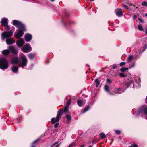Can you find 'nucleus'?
Segmentation results:
<instances>
[{"label":"nucleus","mask_w":147,"mask_h":147,"mask_svg":"<svg viewBox=\"0 0 147 147\" xmlns=\"http://www.w3.org/2000/svg\"><path fill=\"white\" fill-rule=\"evenodd\" d=\"M11 62L12 64H17L19 67L23 68L27 65L28 60L24 54L21 53L19 58L16 57L12 59Z\"/></svg>","instance_id":"obj_1"},{"label":"nucleus","mask_w":147,"mask_h":147,"mask_svg":"<svg viewBox=\"0 0 147 147\" xmlns=\"http://www.w3.org/2000/svg\"><path fill=\"white\" fill-rule=\"evenodd\" d=\"M13 24L16 26L20 30L17 32H16L14 34V36L18 38L21 37L23 35V31L25 30L24 25L22 23L16 20H14L13 21Z\"/></svg>","instance_id":"obj_2"},{"label":"nucleus","mask_w":147,"mask_h":147,"mask_svg":"<svg viewBox=\"0 0 147 147\" xmlns=\"http://www.w3.org/2000/svg\"><path fill=\"white\" fill-rule=\"evenodd\" d=\"M8 67V62L7 59L4 57H1L0 59V68L5 70Z\"/></svg>","instance_id":"obj_3"},{"label":"nucleus","mask_w":147,"mask_h":147,"mask_svg":"<svg viewBox=\"0 0 147 147\" xmlns=\"http://www.w3.org/2000/svg\"><path fill=\"white\" fill-rule=\"evenodd\" d=\"M13 33L11 31L9 32L5 31L1 34V38L3 40L5 38H8L11 37L13 35Z\"/></svg>","instance_id":"obj_4"},{"label":"nucleus","mask_w":147,"mask_h":147,"mask_svg":"<svg viewBox=\"0 0 147 147\" xmlns=\"http://www.w3.org/2000/svg\"><path fill=\"white\" fill-rule=\"evenodd\" d=\"M63 113V112L61 110H59L56 118H53L51 119V123L54 124L55 122H58L59 119L60 117H61Z\"/></svg>","instance_id":"obj_5"},{"label":"nucleus","mask_w":147,"mask_h":147,"mask_svg":"<svg viewBox=\"0 0 147 147\" xmlns=\"http://www.w3.org/2000/svg\"><path fill=\"white\" fill-rule=\"evenodd\" d=\"M21 49L25 53L30 52L32 50L30 45L29 44L25 45L21 48Z\"/></svg>","instance_id":"obj_6"},{"label":"nucleus","mask_w":147,"mask_h":147,"mask_svg":"<svg viewBox=\"0 0 147 147\" xmlns=\"http://www.w3.org/2000/svg\"><path fill=\"white\" fill-rule=\"evenodd\" d=\"M142 112H143L145 115L147 116V107H143L140 110H137L136 113L137 114H140V113Z\"/></svg>","instance_id":"obj_7"},{"label":"nucleus","mask_w":147,"mask_h":147,"mask_svg":"<svg viewBox=\"0 0 147 147\" xmlns=\"http://www.w3.org/2000/svg\"><path fill=\"white\" fill-rule=\"evenodd\" d=\"M24 43V41L22 38H20L17 40L16 41V44L17 46L19 47H21Z\"/></svg>","instance_id":"obj_8"},{"label":"nucleus","mask_w":147,"mask_h":147,"mask_svg":"<svg viewBox=\"0 0 147 147\" xmlns=\"http://www.w3.org/2000/svg\"><path fill=\"white\" fill-rule=\"evenodd\" d=\"M6 42L7 44L10 45L15 43V41L12 38H8L6 39Z\"/></svg>","instance_id":"obj_9"},{"label":"nucleus","mask_w":147,"mask_h":147,"mask_svg":"<svg viewBox=\"0 0 147 147\" xmlns=\"http://www.w3.org/2000/svg\"><path fill=\"white\" fill-rule=\"evenodd\" d=\"M116 15L119 16L121 17L123 16V12L121 9H117L115 10Z\"/></svg>","instance_id":"obj_10"},{"label":"nucleus","mask_w":147,"mask_h":147,"mask_svg":"<svg viewBox=\"0 0 147 147\" xmlns=\"http://www.w3.org/2000/svg\"><path fill=\"white\" fill-rule=\"evenodd\" d=\"M1 23L4 26L8 25V19L7 18H3L1 20Z\"/></svg>","instance_id":"obj_11"},{"label":"nucleus","mask_w":147,"mask_h":147,"mask_svg":"<svg viewBox=\"0 0 147 147\" xmlns=\"http://www.w3.org/2000/svg\"><path fill=\"white\" fill-rule=\"evenodd\" d=\"M9 49L10 51H11L13 54H17L18 53L17 50L13 46L10 47L9 48Z\"/></svg>","instance_id":"obj_12"},{"label":"nucleus","mask_w":147,"mask_h":147,"mask_svg":"<svg viewBox=\"0 0 147 147\" xmlns=\"http://www.w3.org/2000/svg\"><path fill=\"white\" fill-rule=\"evenodd\" d=\"M134 81L132 80H131L129 82H124L123 83V84L126 86V88H127L129 86L130 84L133 83Z\"/></svg>","instance_id":"obj_13"},{"label":"nucleus","mask_w":147,"mask_h":147,"mask_svg":"<svg viewBox=\"0 0 147 147\" xmlns=\"http://www.w3.org/2000/svg\"><path fill=\"white\" fill-rule=\"evenodd\" d=\"M32 35L29 34H26L25 36V40L27 42H29L32 39Z\"/></svg>","instance_id":"obj_14"},{"label":"nucleus","mask_w":147,"mask_h":147,"mask_svg":"<svg viewBox=\"0 0 147 147\" xmlns=\"http://www.w3.org/2000/svg\"><path fill=\"white\" fill-rule=\"evenodd\" d=\"M11 69L12 71L14 73H16L18 72V67L15 66H13L12 67H11Z\"/></svg>","instance_id":"obj_15"},{"label":"nucleus","mask_w":147,"mask_h":147,"mask_svg":"<svg viewBox=\"0 0 147 147\" xmlns=\"http://www.w3.org/2000/svg\"><path fill=\"white\" fill-rule=\"evenodd\" d=\"M10 53L9 50H3L2 51V53L3 55H6L9 54Z\"/></svg>","instance_id":"obj_16"},{"label":"nucleus","mask_w":147,"mask_h":147,"mask_svg":"<svg viewBox=\"0 0 147 147\" xmlns=\"http://www.w3.org/2000/svg\"><path fill=\"white\" fill-rule=\"evenodd\" d=\"M115 93L117 94H121L123 92V91H122L120 88L115 89Z\"/></svg>","instance_id":"obj_17"},{"label":"nucleus","mask_w":147,"mask_h":147,"mask_svg":"<svg viewBox=\"0 0 147 147\" xmlns=\"http://www.w3.org/2000/svg\"><path fill=\"white\" fill-rule=\"evenodd\" d=\"M133 59V57L132 55H130L127 58V61L128 62H129L131 61Z\"/></svg>","instance_id":"obj_18"},{"label":"nucleus","mask_w":147,"mask_h":147,"mask_svg":"<svg viewBox=\"0 0 147 147\" xmlns=\"http://www.w3.org/2000/svg\"><path fill=\"white\" fill-rule=\"evenodd\" d=\"M68 107L65 106V107L63 111L61 109L60 110H59L63 112H63L66 113L68 111Z\"/></svg>","instance_id":"obj_19"},{"label":"nucleus","mask_w":147,"mask_h":147,"mask_svg":"<svg viewBox=\"0 0 147 147\" xmlns=\"http://www.w3.org/2000/svg\"><path fill=\"white\" fill-rule=\"evenodd\" d=\"M34 56V54L32 53H29L28 55V56L29 58L30 59H33Z\"/></svg>","instance_id":"obj_20"},{"label":"nucleus","mask_w":147,"mask_h":147,"mask_svg":"<svg viewBox=\"0 0 147 147\" xmlns=\"http://www.w3.org/2000/svg\"><path fill=\"white\" fill-rule=\"evenodd\" d=\"M128 68L127 67H122L121 69V71L122 72H124L125 71H127L128 70Z\"/></svg>","instance_id":"obj_21"},{"label":"nucleus","mask_w":147,"mask_h":147,"mask_svg":"<svg viewBox=\"0 0 147 147\" xmlns=\"http://www.w3.org/2000/svg\"><path fill=\"white\" fill-rule=\"evenodd\" d=\"M83 102L82 100H78L77 102V103L78 105L80 106L81 107L82 104Z\"/></svg>","instance_id":"obj_22"},{"label":"nucleus","mask_w":147,"mask_h":147,"mask_svg":"<svg viewBox=\"0 0 147 147\" xmlns=\"http://www.w3.org/2000/svg\"><path fill=\"white\" fill-rule=\"evenodd\" d=\"M95 82L96 84V87H97L100 84V81L98 79H97L96 80Z\"/></svg>","instance_id":"obj_23"},{"label":"nucleus","mask_w":147,"mask_h":147,"mask_svg":"<svg viewBox=\"0 0 147 147\" xmlns=\"http://www.w3.org/2000/svg\"><path fill=\"white\" fill-rule=\"evenodd\" d=\"M138 29L140 31H143V29L141 25H139L138 26Z\"/></svg>","instance_id":"obj_24"},{"label":"nucleus","mask_w":147,"mask_h":147,"mask_svg":"<svg viewBox=\"0 0 147 147\" xmlns=\"http://www.w3.org/2000/svg\"><path fill=\"white\" fill-rule=\"evenodd\" d=\"M89 108H90L89 106L88 105L84 109V113H85V112H86L89 109Z\"/></svg>","instance_id":"obj_25"},{"label":"nucleus","mask_w":147,"mask_h":147,"mask_svg":"<svg viewBox=\"0 0 147 147\" xmlns=\"http://www.w3.org/2000/svg\"><path fill=\"white\" fill-rule=\"evenodd\" d=\"M134 65H135V63L134 62H131V64H129V67L130 68H131L134 66Z\"/></svg>","instance_id":"obj_26"},{"label":"nucleus","mask_w":147,"mask_h":147,"mask_svg":"<svg viewBox=\"0 0 147 147\" xmlns=\"http://www.w3.org/2000/svg\"><path fill=\"white\" fill-rule=\"evenodd\" d=\"M105 89L107 92L109 91V88L107 85H105Z\"/></svg>","instance_id":"obj_27"},{"label":"nucleus","mask_w":147,"mask_h":147,"mask_svg":"<svg viewBox=\"0 0 147 147\" xmlns=\"http://www.w3.org/2000/svg\"><path fill=\"white\" fill-rule=\"evenodd\" d=\"M71 102V100L69 99L67 102L66 106L69 107V106L70 105Z\"/></svg>","instance_id":"obj_28"},{"label":"nucleus","mask_w":147,"mask_h":147,"mask_svg":"<svg viewBox=\"0 0 147 147\" xmlns=\"http://www.w3.org/2000/svg\"><path fill=\"white\" fill-rule=\"evenodd\" d=\"M66 117L68 121H69L71 119V117L69 115H67L66 116Z\"/></svg>","instance_id":"obj_29"},{"label":"nucleus","mask_w":147,"mask_h":147,"mask_svg":"<svg viewBox=\"0 0 147 147\" xmlns=\"http://www.w3.org/2000/svg\"><path fill=\"white\" fill-rule=\"evenodd\" d=\"M117 67V64H114L112 65V68L113 69H115Z\"/></svg>","instance_id":"obj_30"},{"label":"nucleus","mask_w":147,"mask_h":147,"mask_svg":"<svg viewBox=\"0 0 147 147\" xmlns=\"http://www.w3.org/2000/svg\"><path fill=\"white\" fill-rule=\"evenodd\" d=\"M142 5H144L147 7V2L145 1H144L142 3Z\"/></svg>","instance_id":"obj_31"},{"label":"nucleus","mask_w":147,"mask_h":147,"mask_svg":"<svg viewBox=\"0 0 147 147\" xmlns=\"http://www.w3.org/2000/svg\"><path fill=\"white\" fill-rule=\"evenodd\" d=\"M119 75L121 77H125L126 76V75H124L122 73H120Z\"/></svg>","instance_id":"obj_32"},{"label":"nucleus","mask_w":147,"mask_h":147,"mask_svg":"<svg viewBox=\"0 0 147 147\" xmlns=\"http://www.w3.org/2000/svg\"><path fill=\"white\" fill-rule=\"evenodd\" d=\"M126 63L125 62H122L120 63L119 65L120 66H122L125 65Z\"/></svg>","instance_id":"obj_33"},{"label":"nucleus","mask_w":147,"mask_h":147,"mask_svg":"<svg viewBox=\"0 0 147 147\" xmlns=\"http://www.w3.org/2000/svg\"><path fill=\"white\" fill-rule=\"evenodd\" d=\"M129 147H138V145L135 143L132 144Z\"/></svg>","instance_id":"obj_34"},{"label":"nucleus","mask_w":147,"mask_h":147,"mask_svg":"<svg viewBox=\"0 0 147 147\" xmlns=\"http://www.w3.org/2000/svg\"><path fill=\"white\" fill-rule=\"evenodd\" d=\"M105 137V134L103 132H102V139L104 138Z\"/></svg>","instance_id":"obj_35"},{"label":"nucleus","mask_w":147,"mask_h":147,"mask_svg":"<svg viewBox=\"0 0 147 147\" xmlns=\"http://www.w3.org/2000/svg\"><path fill=\"white\" fill-rule=\"evenodd\" d=\"M115 132L118 135L120 134V131L118 130H116Z\"/></svg>","instance_id":"obj_36"},{"label":"nucleus","mask_w":147,"mask_h":147,"mask_svg":"<svg viewBox=\"0 0 147 147\" xmlns=\"http://www.w3.org/2000/svg\"><path fill=\"white\" fill-rule=\"evenodd\" d=\"M75 144L74 143H71L68 147H71L74 146L75 145Z\"/></svg>","instance_id":"obj_37"},{"label":"nucleus","mask_w":147,"mask_h":147,"mask_svg":"<svg viewBox=\"0 0 147 147\" xmlns=\"http://www.w3.org/2000/svg\"><path fill=\"white\" fill-rule=\"evenodd\" d=\"M75 144L74 143H71L68 147H71L74 146L75 145Z\"/></svg>","instance_id":"obj_38"},{"label":"nucleus","mask_w":147,"mask_h":147,"mask_svg":"<svg viewBox=\"0 0 147 147\" xmlns=\"http://www.w3.org/2000/svg\"><path fill=\"white\" fill-rule=\"evenodd\" d=\"M59 125V123H56L55 125H54V127L55 128H57Z\"/></svg>","instance_id":"obj_39"},{"label":"nucleus","mask_w":147,"mask_h":147,"mask_svg":"<svg viewBox=\"0 0 147 147\" xmlns=\"http://www.w3.org/2000/svg\"><path fill=\"white\" fill-rule=\"evenodd\" d=\"M5 26L6 27V30H9V27L8 26V25Z\"/></svg>","instance_id":"obj_40"},{"label":"nucleus","mask_w":147,"mask_h":147,"mask_svg":"<svg viewBox=\"0 0 147 147\" xmlns=\"http://www.w3.org/2000/svg\"><path fill=\"white\" fill-rule=\"evenodd\" d=\"M137 17V16L136 15H134L133 17V19L134 20H135Z\"/></svg>","instance_id":"obj_41"},{"label":"nucleus","mask_w":147,"mask_h":147,"mask_svg":"<svg viewBox=\"0 0 147 147\" xmlns=\"http://www.w3.org/2000/svg\"><path fill=\"white\" fill-rule=\"evenodd\" d=\"M138 20H139L142 22H144V21L143 20L141 19H140V18H138Z\"/></svg>","instance_id":"obj_42"},{"label":"nucleus","mask_w":147,"mask_h":147,"mask_svg":"<svg viewBox=\"0 0 147 147\" xmlns=\"http://www.w3.org/2000/svg\"><path fill=\"white\" fill-rule=\"evenodd\" d=\"M107 82H108V83H111V80L109 79H107Z\"/></svg>","instance_id":"obj_43"},{"label":"nucleus","mask_w":147,"mask_h":147,"mask_svg":"<svg viewBox=\"0 0 147 147\" xmlns=\"http://www.w3.org/2000/svg\"><path fill=\"white\" fill-rule=\"evenodd\" d=\"M123 6H124V7H125V9H128V7L127 6H126V5H124V4H123Z\"/></svg>","instance_id":"obj_44"},{"label":"nucleus","mask_w":147,"mask_h":147,"mask_svg":"<svg viewBox=\"0 0 147 147\" xmlns=\"http://www.w3.org/2000/svg\"><path fill=\"white\" fill-rule=\"evenodd\" d=\"M58 143V142H55V143H54L52 145V146H53L57 144Z\"/></svg>","instance_id":"obj_45"},{"label":"nucleus","mask_w":147,"mask_h":147,"mask_svg":"<svg viewBox=\"0 0 147 147\" xmlns=\"http://www.w3.org/2000/svg\"><path fill=\"white\" fill-rule=\"evenodd\" d=\"M39 141V140H35L34 142H33V144H34V143H36L37 142H38V141Z\"/></svg>","instance_id":"obj_46"},{"label":"nucleus","mask_w":147,"mask_h":147,"mask_svg":"<svg viewBox=\"0 0 147 147\" xmlns=\"http://www.w3.org/2000/svg\"><path fill=\"white\" fill-rule=\"evenodd\" d=\"M147 48V45L145 46V49H144V50L145 49H146Z\"/></svg>","instance_id":"obj_47"},{"label":"nucleus","mask_w":147,"mask_h":147,"mask_svg":"<svg viewBox=\"0 0 147 147\" xmlns=\"http://www.w3.org/2000/svg\"><path fill=\"white\" fill-rule=\"evenodd\" d=\"M31 147H36V146L35 145L33 144Z\"/></svg>","instance_id":"obj_48"},{"label":"nucleus","mask_w":147,"mask_h":147,"mask_svg":"<svg viewBox=\"0 0 147 147\" xmlns=\"http://www.w3.org/2000/svg\"><path fill=\"white\" fill-rule=\"evenodd\" d=\"M146 30V34H147V28L145 29Z\"/></svg>","instance_id":"obj_49"},{"label":"nucleus","mask_w":147,"mask_h":147,"mask_svg":"<svg viewBox=\"0 0 147 147\" xmlns=\"http://www.w3.org/2000/svg\"><path fill=\"white\" fill-rule=\"evenodd\" d=\"M81 147H84V145H83L81 146Z\"/></svg>","instance_id":"obj_50"},{"label":"nucleus","mask_w":147,"mask_h":147,"mask_svg":"<svg viewBox=\"0 0 147 147\" xmlns=\"http://www.w3.org/2000/svg\"><path fill=\"white\" fill-rule=\"evenodd\" d=\"M54 1V0H51V1L52 2H53Z\"/></svg>","instance_id":"obj_51"},{"label":"nucleus","mask_w":147,"mask_h":147,"mask_svg":"<svg viewBox=\"0 0 147 147\" xmlns=\"http://www.w3.org/2000/svg\"><path fill=\"white\" fill-rule=\"evenodd\" d=\"M59 146V145H57L56 146H55V147H58Z\"/></svg>","instance_id":"obj_52"},{"label":"nucleus","mask_w":147,"mask_h":147,"mask_svg":"<svg viewBox=\"0 0 147 147\" xmlns=\"http://www.w3.org/2000/svg\"><path fill=\"white\" fill-rule=\"evenodd\" d=\"M99 136H101V133L99 134Z\"/></svg>","instance_id":"obj_53"},{"label":"nucleus","mask_w":147,"mask_h":147,"mask_svg":"<svg viewBox=\"0 0 147 147\" xmlns=\"http://www.w3.org/2000/svg\"><path fill=\"white\" fill-rule=\"evenodd\" d=\"M145 16L147 17V13L145 15Z\"/></svg>","instance_id":"obj_54"},{"label":"nucleus","mask_w":147,"mask_h":147,"mask_svg":"<svg viewBox=\"0 0 147 147\" xmlns=\"http://www.w3.org/2000/svg\"><path fill=\"white\" fill-rule=\"evenodd\" d=\"M94 142L93 141H92V143H94Z\"/></svg>","instance_id":"obj_55"},{"label":"nucleus","mask_w":147,"mask_h":147,"mask_svg":"<svg viewBox=\"0 0 147 147\" xmlns=\"http://www.w3.org/2000/svg\"><path fill=\"white\" fill-rule=\"evenodd\" d=\"M88 147H92V146H88Z\"/></svg>","instance_id":"obj_56"},{"label":"nucleus","mask_w":147,"mask_h":147,"mask_svg":"<svg viewBox=\"0 0 147 147\" xmlns=\"http://www.w3.org/2000/svg\"><path fill=\"white\" fill-rule=\"evenodd\" d=\"M133 86H134V85Z\"/></svg>","instance_id":"obj_57"}]
</instances>
